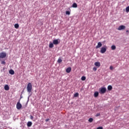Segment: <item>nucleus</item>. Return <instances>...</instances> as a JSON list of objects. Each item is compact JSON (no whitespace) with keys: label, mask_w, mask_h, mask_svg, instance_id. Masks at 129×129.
I'll use <instances>...</instances> for the list:
<instances>
[{"label":"nucleus","mask_w":129,"mask_h":129,"mask_svg":"<svg viewBox=\"0 0 129 129\" xmlns=\"http://www.w3.org/2000/svg\"><path fill=\"white\" fill-rule=\"evenodd\" d=\"M129 31L128 30H126V33H128Z\"/></svg>","instance_id":"nucleus-33"},{"label":"nucleus","mask_w":129,"mask_h":129,"mask_svg":"<svg viewBox=\"0 0 129 129\" xmlns=\"http://www.w3.org/2000/svg\"><path fill=\"white\" fill-rule=\"evenodd\" d=\"M100 113H97L96 114V116L98 117V116H100Z\"/></svg>","instance_id":"nucleus-29"},{"label":"nucleus","mask_w":129,"mask_h":129,"mask_svg":"<svg viewBox=\"0 0 129 129\" xmlns=\"http://www.w3.org/2000/svg\"><path fill=\"white\" fill-rule=\"evenodd\" d=\"M49 47L50 48H52L53 47V43L50 42L49 45Z\"/></svg>","instance_id":"nucleus-13"},{"label":"nucleus","mask_w":129,"mask_h":129,"mask_svg":"<svg viewBox=\"0 0 129 129\" xmlns=\"http://www.w3.org/2000/svg\"><path fill=\"white\" fill-rule=\"evenodd\" d=\"M72 7L74 8H77V4L76 3H73L72 5Z\"/></svg>","instance_id":"nucleus-16"},{"label":"nucleus","mask_w":129,"mask_h":129,"mask_svg":"<svg viewBox=\"0 0 129 129\" xmlns=\"http://www.w3.org/2000/svg\"><path fill=\"white\" fill-rule=\"evenodd\" d=\"M33 118H34V117H33V116H30V119H33Z\"/></svg>","instance_id":"nucleus-31"},{"label":"nucleus","mask_w":129,"mask_h":129,"mask_svg":"<svg viewBox=\"0 0 129 129\" xmlns=\"http://www.w3.org/2000/svg\"><path fill=\"white\" fill-rule=\"evenodd\" d=\"M22 107L21 104L20 102H18L17 103V109H21Z\"/></svg>","instance_id":"nucleus-6"},{"label":"nucleus","mask_w":129,"mask_h":129,"mask_svg":"<svg viewBox=\"0 0 129 129\" xmlns=\"http://www.w3.org/2000/svg\"><path fill=\"white\" fill-rule=\"evenodd\" d=\"M96 129H103V128L102 126H100V127H97Z\"/></svg>","instance_id":"nucleus-30"},{"label":"nucleus","mask_w":129,"mask_h":129,"mask_svg":"<svg viewBox=\"0 0 129 129\" xmlns=\"http://www.w3.org/2000/svg\"><path fill=\"white\" fill-rule=\"evenodd\" d=\"M99 95V93L98 92H96L94 93V97L97 98Z\"/></svg>","instance_id":"nucleus-14"},{"label":"nucleus","mask_w":129,"mask_h":129,"mask_svg":"<svg viewBox=\"0 0 129 129\" xmlns=\"http://www.w3.org/2000/svg\"><path fill=\"white\" fill-rule=\"evenodd\" d=\"M32 125V122H28L27 123V126L28 127H31Z\"/></svg>","instance_id":"nucleus-17"},{"label":"nucleus","mask_w":129,"mask_h":129,"mask_svg":"<svg viewBox=\"0 0 129 129\" xmlns=\"http://www.w3.org/2000/svg\"><path fill=\"white\" fill-rule=\"evenodd\" d=\"M126 27L124 25H120L118 27L117 30L119 31L125 29Z\"/></svg>","instance_id":"nucleus-5"},{"label":"nucleus","mask_w":129,"mask_h":129,"mask_svg":"<svg viewBox=\"0 0 129 129\" xmlns=\"http://www.w3.org/2000/svg\"><path fill=\"white\" fill-rule=\"evenodd\" d=\"M86 79V77H85V76H83V77H82V78H81V80H82V81H85Z\"/></svg>","instance_id":"nucleus-19"},{"label":"nucleus","mask_w":129,"mask_h":129,"mask_svg":"<svg viewBox=\"0 0 129 129\" xmlns=\"http://www.w3.org/2000/svg\"><path fill=\"white\" fill-rule=\"evenodd\" d=\"M1 64H4V65H5V64H6V62H5V61H2Z\"/></svg>","instance_id":"nucleus-27"},{"label":"nucleus","mask_w":129,"mask_h":129,"mask_svg":"<svg viewBox=\"0 0 129 129\" xmlns=\"http://www.w3.org/2000/svg\"><path fill=\"white\" fill-rule=\"evenodd\" d=\"M5 90L6 91H8L10 90V87L8 85H6L5 86Z\"/></svg>","instance_id":"nucleus-11"},{"label":"nucleus","mask_w":129,"mask_h":129,"mask_svg":"<svg viewBox=\"0 0 129 129\" xmlns=\"http://www.w3.org/2000/svg\"><path fill=\"white\" fill-rule=\"evenodd\" d=\"M59 43H60V42H58L57 39H55L53 41V44L54 45H57Z\"/></svg>","instance_id":"nucleus-8"},{"label":"nucleus","mask_w":129,"mask_h":129,"mask_svg":"<svg viewBox=\"0 0 129 129\" xmlns=\"http://www.w3.org/2000/svg\"><path fill=\"white\" fill-rule=\"evenodd\" d=\"M112 89V87L111 85H108L107 87V89L108 91H111Z\"/></svg>","instance_id":"nucleus-15"},{"label":"nucleus","mask_w":129,"mask_h":129,"mask_svg":"<svg viewBox=\"0 0 129 129\" xmlns=\"http://www.w3.org/2000/svg\"><path fill=\"white\" fill-rule=\"evenodd\" d=\"M110 70H111V71H112L113 70V67L112 66H111L110 67Z\"/></svg>","instance_id":"nucleus-28"},{"label":"nucleus","mask_w":129,"mask_h":129,"mask_svg":"<svg viewBox=\"0 0 129 129\" xmlns=\"http://www.w3.org/2000/svg\"><path fill=\"white\" fill-rule=\"evenodd\" d=\"M32 90V85L31 83H29L27 85V91L28 93H31Z\"/></svg>","instance_id":"nucleus-1"},{"label":"nucleus","mask_w":129,"mask_h":129,"mask_svg":"<svg viewBox=\"0 0 129 129\" xmlns=\"http://www.w3.org/2000/svg\"><path fill=\"white\" fill-rule=\"evenodd\" d=\"M107 49V46H105L104 47H102L100 50V52L102 54H104L106 51Z\"/></svg>","instance_id":"nucleus-2"},{"label":"nucleus","mask_w":129,"mask_h":129,"mask_svg":"<svg viewBox=\"0 0 129 129\" xmlns=\"http://www.w3.org/2000/svg\"><path fill=\"white\" fill-rule=\"evenodd\" d=\"M79 95V93H76L75 95H74V97H78Z\"/></svg>","instance_id":"nucleus-24"},{"label":"nucleus","mask_w":129,"mask_h":129,"mask_svg":"<svg viewBox=\"0 0 129 129\" xmlns=\"http://www.w3.org/2000/svg\"><path fill=\"white\" fill-rule=\"evenodd\" d=\"M14 27L16 28V29H18L19 28V25L18 24H16L14 25Z\"/></svg>","instance_id":"nucleus-18"},{"label":"nucleus","mask_w":129,"mask_h":129,"mask_svg":"<svg viewBox=\"0 0 129 129\" xmlns=\"http://www.w3.org/2000/svg\"><path fill=\"white\" fill-rule=\"evenodd\" d=\"M9 73L12 75H14L15 74V72L13 70H9Z\"/></svg>","instance_id":"nucleus-10"},{"label":"nucleus","mask_w":129,"mask_h":129,"mask_svg":"<svg viewBox=\"0 0 129 129\" xmlns=\"http://www.w3.org/2000/svg\"><path fill=\"white\" fill-rule=\"evenodd\" d=\"M93 71H97V69L96 67H94L93 69Z\"/></svg>","instance_id":"nucleus-26"},{"label":"nucleus","mask_w":129,"mask_h":129,"mask_svg":"<svg viewBox=\"0 0 129 129\" xmlns=\"http://www.w3.org/2000/svg\"><path fill=\"white\" fill-rule=\"evenodd\" d=\"M111 49L112 50H115L116 49V46L115 45H112L111 46Z\"/></svg>","instance_id":"nucleus-21"},{"label":"nucleus","mask_w":129,"mask_h":129,"mask_svg":"<svg viewBox=\"0 0 129 129\" xmlns=\"http://www.w3.org/2000/svg\"><path fill=\"white\" fill-rule=\"evenodd\" d=\"M49 119H46V120H45V121H46V122H47V121H49Z\"/></svg>","instance_id":"nucleus-32"},{"label":"nucleus","mask_w":129,"mask_h":129,"mask_svg":"<svg viewBox=\"0 0 129 129\" xmlns=\"http://www.w3.org/2000/svg\"><path fill=\"white\" fill-rule=\"evenodd\" d=\"M88 121H89V122H92L93 121V118H90L89 119Z\"/></svg>","instance_id":"nucleus-22"},{"label":"nucleus","mask_w":129,"mask_h":129,"mask_svg":"<svg viewBox=\"0 0 129 129\" xmlns=\"http://www.w3.org/2000/svg\"><path fill=\"white\" fill-rule=\"evenodd\" d=\"M7 54L6 52H0V61H2V58H4L6 57Z\"/></svg>","instance_id":"nucleus-3"},{"label":"nucleus","mask_w":129,"mask_h":129,"mask_svg":"<svg viewBox=\"0 0 129 129\" xmlns=\"http://www.w3.org/2000/svg\"><path fill=\"white\" fill-rule=\"evenodd\" d=\"M66 15H70V12L69 11H67L66 12Z\"/></svg>","instance_id":"nucleus-25"},{"label":"nucleus","mask_w":129,"mask_h":129,"mask_svg":"<svg viewBox=\"0 0 129 129\" xmlns=\"http://www.w3.org/2000/svg\"><path fill=\"white\" fill-rule=\"evenodd\" d=\"M102 46V44L101 42H99L97 43V45L96 46V49L99 48Z\"/></svg>","instance_id":"nucleus-7"},{"label":"nucleus","mask_w":129,"mask_h":129,"mask_svg":"<svg viewBox=\"0 0 129 129\" xmlns=\"http://www.w3.org/2000/svg\"><path fill=\"white\" fill-rule=\"evenodd\" d=\"M125 12H126V13L129 12V6H128V7H127L126 8V9H125Z\"/></svg>","instance_id":"nucleus-20"},{"label":"nucleus","mask_w":129,"mask_h":129,"mask_svg":"<svg viewBox=\"0 0 129 129\" xmlns=\"http://www.w3.org/2000/svg\"><path fill=\"white\" fill-rule=\"evenodd\" d=\"M106 92V89L105 87H102L100 89V93L104 94Z\"/></svg>","instance_id":"nucleus-4"},{"label":"nucleus","mask_w":129,"mask_h":129,"mask_svg":"<svg viewBox=\"0 0 129 129\" xmlns=\"http://www.w3.org/2000/svg\"><path fill=\"white\" fill-rule=\"evenodd\" d=\"M95 66H96L97 68H99L101 66L100 62L97 61L94 63Z\"/></svg>","instance_id":"nucleus-9"},{"label":"nucleus","mask_w":129,"mask_h":129,"mask_svg":"<svg viewBox=\"0 0 129 129\" xmlns=\"http://www.w3.org/2000/svg\"><path fill=\"white\" fill-rule=\"evenodd\" d=\"M62 59H61V58H58V60H57V62H58V63H60V62H62Z\"/></svg>","instance_id":"nucleus-23"},{"label":"nucleus","mask_w":129,"mask_h":129,"mask_svg":"<svg viewBox=\"0 0 129 129\" xmlns=\"http://www.w3.org/2000/svg\"><path fill=\"white\" fill-rule=\"evenodd\" d=\"M72 69L69 67L66 69V72L67 73H70Z\"/></svg>","instance_id":"nucleus-12"}]
</instances>
